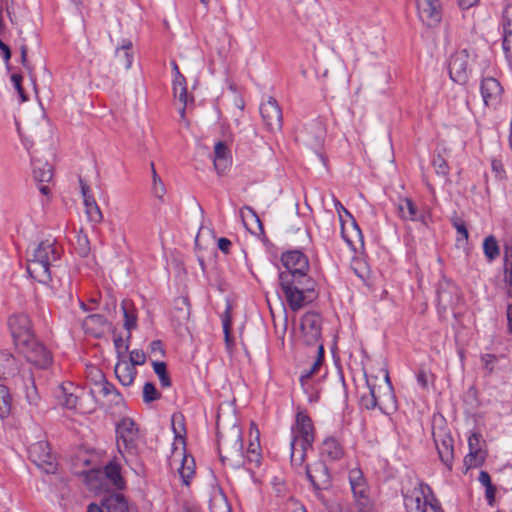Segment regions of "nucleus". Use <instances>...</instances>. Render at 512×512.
Segmentation results:
<instances>
[{
  "mask_svg": "<svg viewBox=\"0 0 512 512\" xmlns=\"http://www.w3.org/2000/svg\"><path fill=\"white\" fill-rule=\"evenodd\" d=\"M314 442V427L310 417L303 412L296 415L295 426L292 427L291 463L295 466H301L306 458L309 448H312Z\"/></svg>",
  "mask_w": 512,
  "mask_h": 512,
  "instance_id": "nucleus-5",
  "label": "nucleus"
},
{
  "mask_svg": "<svg viewBox=\"0 0 512 512\" xmlns=\"http://www.w3.org/2000/svg\"><path fill=\"white\" fill-rule=\"evenodd\" d=\"M85 211L90 222L98 224L102 221L103 215L97 203L90 204V207H87Z\"/></svg>",
  "mask_w": 512,
  "mask_h": 512,
  "instance_id": "nucleus-44",
  "label": "nucleus"
},
{
  "mask_svg": "<svg viewBox=\"0 0 512 512\" xmlns=\"http://www.w3.org/2000/svg\"><path fill=\"white\" fill-rule=\"evenodd\" d=\"M322 454L331 460H339L343 456V449L334 438H326L322 444Z\"/></svg>",
  "mask_w": 512,
  "mask_h": 512,
  "instance_id": "nucleus-35",
  "label": "nucleus"
},
{
  "mask_svg": "<svg viewBox=\"0 0 512 512\" xmlns=\"http://www.w3.org/2000/svg\"><path fill=\"white\" fill-rule=\"evenodd\" d=\"M300 328L303 335V341L306 345L321 344V317L315 312H307L301 318Z\"/></svg>",
  "mask_w": 512,
  "mask_h": 512,
  "instance_id": "nucleus-14",
  "label": "nucleus"
},
{
  "mask_svg": "<svg viewBox=\"0 0 512 512\" xmlns=\"http://www.w3.org/2000/svg\"><path fill=\"white\" fill-rule=\"evenodd\" d=\"M17 349L25 356L28 362L41 369L49 367L52 363L50 351L39 343L35 337H33L31 341H28L26 346L22 345Z\"/></svg>",
  "mask_w": 512,
  "mask_h": 512,
  "instance_id": "nucleus-12",
  "label": "nucleus"
},
{
  "mask_svg": "<svg viewBox=\"0 0 512 512\" xmlns=\"http://www.w3.org/2000/svg\"><path fill=\"white\" fill-rule=\"evenodd\" d=\"M306 475L316 492L325 490L331 485L330 473L326 464L322 461H316L311 465H307Z\"/></svg>",
  "mask_w": 512,
  "mask_h": 512,
  "instance_id": "nucleus-17",
  "label": "nucleus"
},
{
  "mask_svg": "<svg viewBox=\"0 0 512 512\" xmlns=\"http://www.w3.org/2000/svg\"><path fill=\"white\" fill-rule=\"evenodd\" d=\"M260 113L266 128L271 131H280L282 128V111L277 101L269 97L267 101L261 103Z\"/></svg>",
  "mask_w": 512,
  "mask_h": 512,
  "instance_id": "nucleus-16",
  "label": "nucleus"
},
{
  "mask_svg": "<svg viewBox=\"0 0 512 512\" xmlns=\"http://www.w3.org/2000/svg\"><path fill=\"white\" fill-rule=\"evenodd\" d=\"M483 251L485 257L488 259L489 262L495 260L499 256V246L496 238L493 235H490L485 238L483 242Z\"/></svg>",
  "mask_w": 512,
  "mask_h": 512,
  "instance_id": "nucleus-39",
  "label": "nucleus"
},
{
  "mask_svg": "<svg viewBox=\"0 0 512 512\" xmlns=\"http://www.w3.org/2000/svg\"><path fill=\"white\" fill-rule=\"evenodd\" d=\"M469 53L466 49L455 52L449 61L450 78L458 84H465L468 80Z\"/></svg>",
  "mask_w": 512,
  "mask_h": 512,
  "instance_id": "nucleus-15",
  "label": "nucleus"
},
{
  "mask_svg": "<svg viewBox=\"0 0 512 512\" xmlns=\"http://www.w3.org/2000/svg\"><path fill=\"white\" fill-rule=\"evenodd\" d=\"M121 309L124 318L123 326L128 332L127 339H130L131 331L137 327V310L132 301L126 299L121 302Z\"/></svg>",
  "mask_w": 512,
  "mask_h": 512,
  "instance_id": "nucleus-28",
  "label": "nucleus"
},
{
  "mask_svg": "<svg viewBox=\"0 0 512 512\" xmlns=\"http://www.w3.org/2000/svg\"><path fill=\"white\" fill-rule=\"evenodd\" d=\"M480 90L486 106L496 107L499 104L503 88L497 79L493 77L483 78Z\"/></svg>",
  "mask_w": 512,
  "mask_h": 512,
  "instance_id": "nucleus-19",
  "label": "nucleus"
},
{
  "mask_svg": "<svg viewBox=\"0 0 512 512\" xmlns=\"http://www.w3.org/2000/svg\"><path fill=\"white\" fill-rule=\"evenodd\" d=\"M481 435L479 433H472L468 438L469 454L465 457V464L468 466L477 465V456L481 452L480 446Z\"/></svg>",
  "mask_w": 512,
  "mask_h": 512,
  "instance_id": "nucleus-33",
  "label": "nucleus"
},
{
  "mask_svg": "<svg viewBox=\"0 0 512 512\" xmlns=\"http://www.w3.org/2000/svg\"><path fill=\"white\" fill-rule=\"evenodd\" d=\"M285 512H306V510L298 501L290 499L286 502Z\"/></svg>",
  "mask_w": 512,
  "mask_h": 512,
  "instance_id": "nucleus-52",
  "label": "nucleus"
},
{
  "mask_svg": "<svg viewBox=\"0 0 512 512\" xmlns=\"http://www.w3.org/2000/svg\"><path fill=\"white\" fill-rule=\"evenodd\" d=\"M496 487L493 484H490L485 487V496L489 503V505H493L495 501Z\"/></svg>",
  "mask_w": 512,
  "mask_h": 512,
  "instance_id": "nucleus-60",
  "label": "nucleus"
},
{
  "mask_svg": "<svg viewBox=\"0 0 512 512\" xmlns=\"http://www.w3.org/2000/svg\"><path fill=\"white\" fill-rule=\"evenodd\" d=\"M109 325L110 323L101 314L88 315L82 322V328L85 333L95 338H101Z\"/></svg>",
  "mask_w": 512,
  "mask_h": 512,
  "instance_id": "nucleus-23",
  "label": "nucleus"
},
{
  "mask_svg": "<svg viewBox=\"0 0 512 512\" xmlns=\"http://www.w3.org/2000/svg\"><path fill=\"white\" fill-rule=\"evenodd\" d=\"M223 330H224V334H225V341H226L227 348L230 349L233 342L230 339V332H229L230 319H229V317H226L225 319H223Z\"/></svg>",
  "mask_w": 512,
  "mask_h": 512,
  "instance_id": "nucleus-56",
  "label": "nucleus"
},
{
  "mask_svg": "<svg viewBox=\"0 0 512 512\" xmlns=\"http://www.w3.org/2000/svg\"><path fill=\"white\" fill-rule=\"evenodd\" d=\"M128 340L129 339H127L125 341L120 336L114 338V346H115V350H116L118 359H125L126 358V353H127L128 349H129V345H128V342H127Z\"/></svg>",
  "mask_w": 512,
  "mask_h": 512,
  "instance_id": "nucleus-45",
  "label": "nucleus"
},
{
  "mask_svg": "<svg viewBox=\"0 0 512 512\" xmlns=\"http://www.w3.org/2000/svg\"><path fill=\"white\" fill-rule=\"evenodd\" d=\"M189 317L190 305L188 298L184 296L177 297L173 302L170 320L175 332L178 335L184 336L185 334H189Z\"/></svg>",
  "mask_w": 512,
  "mask_h": 512,
  "instance_id": "nucleus-13",
  "label": "nucleus"
},
{
  "mask_svg": "<svg viewBox=\"0 0 512 512\" xmlns=\"http://www.w3.org/2000/svg\"><path fill=\"white\" fill-rule=\"evenodd\" d=\"M102 506L106 512H128V503L124 495L112 493L102 500Z\"/></svg>",
  "mask_w": 512,
  "mask_h": 512,
  "instance_id": "nucleus-30",
  "label": "nucleus"
},
{
  "mask_svg": "<svg viewBox=\"0 0 512 512\" xmlns=\"http://www.w3.org/2000/svg\"><path fill=\"white\" fill-rule=\"evenodd\" d=\"M452 224L453 227L456 229L457 233L461 235L462 239L467 241L469 233L465 225V222L459 217H454L452 219Z\"/></svg>",
  "mask_w": 512,
  "mask_h": 512,
  "instance_id": "nucleus-49",
  "label": "nucleus"
},
{
  "mask_svg": "<svg viewBox=\"0 0 512 512\" xmlns=\"http://www.w3.org/2000/svg\"><path fill=\"white\" fill-rule=\"evenodd\" d=\"M478 481L484 486H488L490 484H492V481H491V477H490V474L487 472V471H480V474H479V477H478Z\"/></svg>",
  "mask_w": 512,
  "mask_h": 512,
  "instance_id": "nucleus-64",
  "label": "nucleus"
},
{
  "mask_svg": "<svg viewBox=\"0 0 512 512\" xmlns=\"http://www.w3.org/2000/svg\"><path fill=\"white\" fill-rule=\"evenodd\" d=\"M0 51L3 54V59L6 62L7 67L9 68V60L11 58V50H10L9 46L7 44H5L1 39H0Z\"/></svg>",
  "mask_w": 512,
  "mask_h": 512,
  "instance_id": "nucleus-61",
  "label": "nucleus"
},
{
  "mask_svg": "<svg viewBox=\"0 0 512 512\" xmlns=\"http://www.w3.org/2000/svg\"><path fill=\"white\" fill-rule=\"evenodd\" d=\"M398 214L403 220L420 221L422 224L427 226L426 215L419 212L416 204L410 198L402 199L398 206Z\"/></svg>",
  "mask_w": 512,
  "mask_h": 512,
  "instance_id": "nucleus-25",
  "label": "nucleus"
},
{
  "mask_svg": "<svg viewBox=\"0 0 512 512\" xmlns=\"http://www.w3.org/2000/svg\"><path fill=\"white\" fill-rule=\"evenodd\" d=\"M171 379L167 371L166 363L162 361V387H170Z\"/></svg>",
  "mask_w": 512,
  "mask_h": 512,
  "instance_id": "nucleus-63",
  "label": "nucleus"
},
{
  "mask_svg": "<svg viewBox=\"0 0 512 512\" xmlns=\"http://www.w3.org/2000/svg\"><path fill=\"white\" fill-rule=\"evenodd\" d=\"M349 482L354 503L349 512H375L374 504L368 496V488L362 472L353 469L349 472Z\"/></svg>",
  "mask_w": 512,
  "mask_h": 512,
  "instance_id": "nucleus-7",
  "label": "nucleus"
},
{
  "mask_svg": "<svg viewBox=\"0 0 512 512\" xmlns=\"http://www.w3.org/2000/svg\"><path fill=\"white\" fill-rule=\"evenodd\" d=\"M114 371L117 379L123 386H129L133 383L136 369L126 359H118Z\"/></svg>",
  "mask_w": 512,
  "mask_h": 512,
  "instance_id": "nucleus-27",
  "label": "nucleus"
},
{
  "mask_svg": "<svg viewBox=\"0 0 512 512\" xmlns=\"http://www.w3.org/2000/svg\"><path fill=\"white\" fill-rule=\"evenodd\" d=\"M71 388H73L71 383L62 384L59 387L61 395V404L68 409H75L78 403V397L71 392Z\"/></svg>",
  "mask_w": 512,
  "mask_h": 512,
  "instance_id": "nucleus-37",
  "label": "nucleus"
},
{
  "mask_svg": "<svg viewBox=\"0 0 512 512\" xmlns=\"http://www.w3.org/2000/svg\"><path fill=\"white\" fill-rule=\"evenodd\" d=\"M432 164L437 175L447 178L449 175V166L440 154L434 156Z\"/></svg>",
  "mask_w": 512,
  "mask_h": 512,
  "instance_id": "nucleus-43",
  "label": "nucleus"
},
{
  "mask_svg": "<svg viewBox=\"0 0 512 512\" xmlns=\"http://www.w3.org/2000/svg\"><path fill=\"white\" fill-rule=\"evenodd\" d=\"M22 80H23V77L21 74L15 73V74L11 75V81L13 82V85L21 98V101L25 102L27 100V96L22 87Z\"/></svg>",
  "mask_w": 512,
  "mask_h": 512,
  "instance_id": "nucleus-50",
  "label": "nucleus"
},
{
  "mask_svg": "<svg viewBox=\"0 0 512 512\" xmlns=\"http://www.w3.org/2000/svg\"><path fill=\"white\" fill-rule=\"evenodd\" d=\"M157 395L158 393L154 384L150 382L145 383L143 387V401L145 403H150L157 398Z\"/></svg>",
  "mask_w": 512,
  "mask_h": 512,
  "instance_id": "nucleus-48",
  "label": "nucleus"
},
{
  "mask_svg": "<svg viewBox=\"0 0 512 512\" xmlns=\"http://www.w3.org/2000/svg\"><path fill=\"white\" fill-rule=\"evenodd\" d=\"M181 505L183 512H200V507L193 501L183 500Z\"/></svg>",
  "mask_w": 512,
  "mask_h": 512,
  "instance_id": "nucleus-57",
  "label": "nucleus"
},
{
  "mask_svg": "<svg viewBox=\"0 0 512 512\" xmlns=\"http://www.w3.org/2000/svg\"><path fill=\"white\" fill-rule=\"evenodd\" d=\"M501 358L502 356L489 353L481 355L480 359L483 363V369L486 376H491L495 372L496 366Z\"/></svg>",
  "mask_w": 512,
  "mask_h": 512,
  "instance_id": "nucleus-41",
  "label": "nucleus"
},
{
  "mask_svg": "<svg viewBox=\"0 0 512 512\" xmlns=\"http://www.w3.org/2000/svg\"><path fill=\"white\" fill-rule=\"evenodd\" d=\"M115 56L119 65L126 70L129 69L133 61L132 42L123 40L121 46L117 47Z\"/></svg>",
  "mask_w": 512,
  "mask_h": 512,
  "instance_id": "nucleus-32",
  "label": "nucleus"
},
{
  "mask_svg": "<svg viewBox=\"0 0 512 512\" xmlns=\"http://www.w3.org/2000/svg\"><path fill=\"white\" fill-rule=\"evenodd\" d=\"M12 407V398L9 393L8 387L0 384V418H6L10 412Z\"/></svg>",
  "mask_w": 512,
  "mask_h": 512,
  "instance_id": "nucleus-38",
  "label": "nucleus"
},
{
  "mask_svg": "<svg viewBox=\"0 0 512 512\" xmlns=\"http://www.w3.org/2000/svg\"><path fill=\"white\" fill-rule=\"evenodd\" d=\"M130 365H142L146 361L145 353L142 350H132L129 354Z\"/></svg>",
  "mask_w": 512,
  "mask_h": 512,
  "instance_id": "nucleus-51",
  "label": "nucleus"
},
{
  "mask_svg": "<svg viewBox=\"0 0 512 512\" xmlns=\"http://www.w3.org/2000/svg\"><path fill=\"white\" fill-rule=\"evenodd\" d=\"M90 373L92 375V379L94 380V387L91 389L93 393H97L102 397H120V394L116 390L115 386L106 380L101 370L92 367Z\"/></svg>",
  "mask_w": 512,
  "mask_h": 512,
  "instance_id": "nucleus-22",
  "label": "nucleus"
},
{
  "mask_svg": "<svg viewBox=\"0 0 512 512\" xmlns=\"http://www.w3.org/2000/svg\"><path fill=\"white\" fill-rule=\"evenodd\" d=\"M503 30L512 29V7H506L503 12Z\"/></svg>",
  "mask_w": 512,
  "mask_h": 512,
  "instance_id": "nucleus-55",
  "label": "nucleus"
},
{
  "mask_svg": "<svg viewBox=\"0 0 512 512\" xmlns=\"http://www.w3.org/2000/svg\"><path fill=\"white\" fill-rule=\"evenodd\" d=\"M434 442L440 460L449 470H451L454 458L453 438L447 433L438 435L434 434Z\"/></svg>",
  "mask_w": 512,
  "mask_h": 512,
  "instance_id": "nucleus-20",
  "label": "nucleus"
},
{
  "mask_svg": "<svg viewBox=\"0 0 512 512\" xmlns=\"http://www.w3.org/2000/svg\"><path fill=\"white\" fill-rule=\"evenodd\" d=\"M116 444L120 454L124 457H134L138 453L139 431L135 422L130 418H123L116 426Z\"/></svg>",
  "mask_w": 512,
  "mask_h": 512,
  "instance_id": "nucleus-6",
  "label": "nucleus"
},
{
  "mask_svg": "<svg viewBox=\"0 0 512 512\" xmlns=\"http://www.w3.org/2000/svg\"><path fill=\"white\" fill-rule=\"evenodd\" d=\"M325 135L324 124L320 120H313L297 132L296 140L315 152H319L323 146Z\"/></svg>",
  "mask_w": 512,
  "mask_h": 512,
  "instance_id": "nucleus-10",
  "label": "nucleus"
},
{
  "mask_svg": "<svg viewBox=\"0 0 512 512\" xmlns=\"http://www.w3.org/2000/svg\"><path fill=\"white\" fill-rule=\"evenodd\" d=\"M231 245V241L227 238L222 237L218 239V248L225 254L229 253Z\"/></svg>",
  "mask_w": 512,
  "mask_h": 512,
  "instance_id": "nucleus-62",
  "label": "nucleus"
},
{
  "mask_svg": "<svg viewBox=\"0 0 512 512\" xmlns=\"http://www.w3.org/2000/svg\"><path fill=\"white\" fill-rule=\"evenodd\" d=\"M260 458L259 444L250 443L247 449V455L245 456V461L247 460L250 463H256L258 465L260 463Z\"/></svg>",
  "mask_w": 512,
  "mask_h": 512,
  "instance_id": "nucleus-47",
  "label": "nucleus"
},
{
  "mask_svg": "<svg viewBox=\"0 0 512 512\" xmlns=\"http://www.w3.org/2000/svg\"><path fill=\"white\" fill-rule=\"evenodd\" d=\"M324 359V347L323 344L318 345L317 349V357L315 361L313 362L312 366L308 369L302 372L300 376V383L303 389L306 390V385L308 384V380L319 370L323 363Z\"/></svg>",
  "mask_w": 512,
  "mask_h": 512,
  "instance_id": "nucleus-34",
  "label": "nucleus"
},
{
  "mask_svg": "<svg viewBox=\"0 0 512 512\" xmlns=\"http://www.w3.org/2000/svg\"><path fill=\"white\" fill-rule=\"evenodd\" d=\"M425 490L430 492L429 486L420 485L409 496H405L407 512H444L438 500L432 494L427 495Z\"/></svg>",
  "mask_w": 512,
  "mask_h": 512,
  "instance_id": "nucleus-8",
  "label": "nucleus"
},
{
  "mask_svg": "<svg viewBox=\"0 0 512 512\" xmlns=\"http://www.w3.org/2000/svg\"><path fill=\"white\" fill-rule=\"evenodd\" d=\"M365 407L369 410L374 409L377 406V398L375 396L374 388H370V397L364 398Z\"/></svg>",
  "mask_w": 512,
  "mask_h": 512,
  "instance_id": "nucleus-58",
  "label": "nucleus"
},
{
  "mask_svg": "<svg viewBox=\"0 0 512 512\" xmlns=\"http://www.w3.org/2000/svg\"><path fill=\"white\" fill-rule=\"evenodd\" d=\"M20 52H21V63L23 65V67L25 69H27L28 71H31V66H30V64L28 62V59H27L28 48H27L26 44H22L20 46Z\"/></svg>",
  "mask_w": 512,
  "mask_h": 512,
  "instance_id": "nucleus-59",
  "label": "nucleus"
},
{
  "mask_svg": "<svg viewBox=\"0 0 512 512\" xmlns=\"http://www.w3.org/2000/svg\"><path fill=\"white\" fill-rule=\"evenodd\" d=\"M173 72H174V80H173V93L174 97L179 99V102L182 104L180 108L181 117L185 115V108L187 104V87H186V79L180 73L179 67L175 61L171 62Z\"/></svg>",
  "mask_w": 512,
  "mask_h": 512,
  "instance_id": "nucleus-24",
  "label": "nucleus"
},
{
  "mask_svg": "<svg viewBox=\"0 0 512 512\" xmlns=\"http://www.w3.org/2000/svg\"><path fill=\"white\" fill-rule=\"evenodd\" d=\"M16 370L15 358L7 351H0V377L13 375Z\"/></svg>",
  "mask_w": 512,
  "mask_h": 512,
  "instance_id": "nucleus-36",
  "label": "nucleus"
},
{
  "mask_svg": "<svg viewBox=\"0 0 512 512\" xmlns=\"http://www.w3.org/2000/svg\"><path fill=\"white\" fill-rule=\"evenodd\" d=\"M438 304L444 310L453 308L459 302L458 289L454 284L444 283L440 284L437 290Z\"/></svg>",
  "mask_w": 512,
  "mask_h": 512,
  "instance_id": "nucleus-26",
  "label": "nucleus"
},
{
  "mask_svg": "<svg viewBox=\"0 0 512 512\" xmlns=\"http://www.w3.org/2000/svg\"><path fill=\"white\" fill-rule=\"evenodd\" d=\"M76 251L81 257H87L91 251L88 236L80 231L76 239Z\"/></svg>",
  "mask_w": 512,
  "mask_h": 512,
  "instance_id": "nucleus-42",
  "label": "nucleus"
},
{
  "mask_svg": "<svg viewBox=\"0 0 512 512\" xmlns=\"http://www.w3.org/2000/svg\"><path fill=\"white\" fill-rule=\"evenodd\" d=\"M33 165V175L35 181L39 183V191L43 195H48L50 192V188L46 183H49L53 178V171L51 165L47 162H42L40 160H32Z\"/></svg>",
  "mask_w": 512,
  "mask_h": 512,
  "instance_id": "nucleus-21",
  "label": "nucleus"
},
{
  "mask_svg": "<svg viewBox=\"0 0 512 512\" xmlns=\"http://www.w3.org/2000/svg\"><path fill=\"white\" fill-rule=\"evenodd\" d=\"M420 19L427 26L437 25L442 18L438 0H416Z\"/></svg>",
  "mask_w": 512,
  "mask_h": 512,
  "instance_id": "nucleus-18",
  "label": "nucleus"
},
{
  "mask_svg": "<svg viewBox=\"0 0 512 512\" xmlns=\"http://www.w3.org/2000/svg\"><path fill=\"white\" fill-rule=\"evenodd\" d=\"M105 475L106 477L113 483L115 487L118 489H122L124 486V481L121 476L120 467L115 463H109L105 467Z\"/></svg>",
  "mask_w": 512,
  "mask_h": 512,
  "instance_id": "nucleus-40",
  "label": "nucleus"
},
{
  "mask_svg": "<svg viewBox=\"0 0 512 512\" xmlns=\"http://www.w3.org/2000/svg\"><path fill=\"white\" fill-rule=\"evenodd\" d=\"M171 429L174 434V441L172 443V457L169 458V465L172 466L174 461L180 465L177 471L180 475L182 483L189 486L190 480L195 474L194 459L188 458L185 455V436L186 427L185 419L182 413L175 412L171 416Z\"/></svg>",
  "mask_w": 512,
  "mask_h": 512,
  "instance_id": "nucleus-2",
  "label": "nucleus"
},
{
  "mask_svg": "<svg viewBox=\"0 0 512 512\" xmlns=\"http://www.w3.org/2000/svg\"><path fill=\"white\" fill-rule=\"evenodd\" d=\"M26 399L30 405L37 406L40 400L34 380L31 379L30 386L26 387Z\"/></svg>",
  "mask_w": 512,
  "mask_h": 512,
  "instance_id": "nucleus-46",
  "label": "nucleus"
},
{
  "mask_svg": "<svg viewBox=\"0 0 512 512\" xmlns=\"http://www.w3.org/2000/svg\"><path fill=\"white\" fill-rule=\"evenodd\" d=\"M504 282L507 287V295L512 298V244L504 245Z\"/></svg>",
  "mask_w": 512,
  "mask_h": 512,
  "instance_id": "nucleus-31",
  "label": "nucleus"
},
{
  "mask_svg": "<svg viewBox=\"0 0 512 512\" xmlns=\"http://www.w3.org/2000/svg\"><path fill=\"white\" fill-rule=\"evenodd\" d=\"M503 49L506 53L512 52V29L503 30Z\"/></svg>",
  "mask_w": 512,
  "mask_h": 512,
  "instance_id": "nucleus-54",
  "label": "nucleus"
},
{
  "mask_svg": "<svg viewBox=\"0 0 512 512\" xmlns=\"http://www.w3.org/2000/svg\"><path fill=\"white\" fill-rule=\"evenodd\" d=\"M491 167H492V171L494 172L495 177L497 179L501 180V179L505 178V170H504V166L501 161L493 160L491 163Z\"/></svg>",
  "mask_w": 512,
  "mask_h": 512,
  "instance_id": "nucleus-53",
  "label": "nucleus"
},
{
  "mask_svg": "<svg viewBox=\"0 0 512 512\" xmlns=\"http://www.w3.org/2000/svg\"><path fill=\"white\" fill-rule=\"evenodd\" d=\"M8 326L17 348L22 345L26 346L28 341H31L34 337L31 330V321L24 313L12 315L8 320Z\"/></svg>",
  "mask_w": 512,
  "mask_h": 512,
  "instance_id": "nucleus-11",
  "label": "nucleus"
},
{
  "mask_svg": "<svg viewBox=\"0 0 512 512\" xmlns=\"http://www.w3.org/2000/svg\"><path fill=\"white\" fill-rule=\"evenodd\" d=\"M29 459L42 471L47 474H53L57 470L55 456L51 452L47 441H38L31 444L28 448Z\"/></svg>",
  "mask_w": 512,
  "mask_h": 512,
  "instance_id": "nucleus-9",
  "label": "nucleus"
},
{
  "mask_svg": "<svg viewBox=\"0 0 512 512\" xmlns=\"http://www.w3.org/2000/svg\"><path fill=\"white\" fill-rule=\"evenodd\" d=\"M283 271H279V285L289 308L296 312L310 303L316 282L308 275V257L300 250H290L281 255Z\"/></svg>",
  "mask_w": 512,
  "mask_h": 512,
  "instance_id": "nucleus-1",
  "label": "nucleus"
},
{
  "mask_svg": "<svg viewBox=\"0 0 512 512\" xmlns=\"http://www.w3.org/2000/svg\"><path fill=\"white\" fill-rule=\"evenodd\" d=\"M217 447L220 460L234 469L245 465L242 430L233 425L225 431H217Z\"/></svg>",
  "mask_w": 512,
  "mask_h": 512,
  "instance_id": "nucleus-4",
  "label": "nucleus"
},
{
  "mask_svg": "<svg viewBox=\"0 0 512 512\" xmlns=\"http://www.w3.org/2000/svg\"><path fill=\"white\" fill-rule=\"evenodd\" d=\"M60 258L55 240L41 241L27 260V272L37 282L47 285L51 281L50 267Z\"/></svg>",
  "mask_w": 512,
  "mask_h": 512,
  "instance_id": "nucleus-3",
  "label": "nucleus"
},
{
  "mask_svg": "<svg viewBox=\"0 0 512 512\" xmlns=\"http://www.w3.org/2000/svg\"><path fill=\"white\" fill-rule=\"evenodd\" d=\"M214 167L216 171L223 173L230 164L229 149L224 142H217L214 147Z\"/></svg>",
  "mask_w": 512,
  "mask_h": 512,
  "instance_id": "nucleus-29",
  "label": "nucleus"
}]
</instances>
